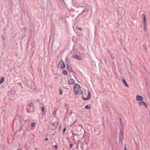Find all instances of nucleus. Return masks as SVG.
I'll use <instances>...</instances> for the list:
<instances>
[{"label":"nucleus","instance_id":"f257e3e1","mask_svg":"<svg viewBox=\"0 0 150 150\" xmlns=\"http://www.w3.org/2000/svg\"><path fill=\"white\" fill-rule=\"evenodd\" d=\"M80 89V87L78 84H76L74 86V91L76 95L78 94V91Z\"/></svg>","mask_w":150,"mask_h":150},{"label":"nucleus","instance_id":"f03ea898","mask_svg":"<svg viewBox=\"0 0 150 150\" xmlns=\"http://www.w3.org/2000/svg\"><path fill=\"white\" fill-rule=\"evenodd\" d=\"M77 52V55H73V57L79 60H82V58L81 57L79 56L78 54H80V53L79 52H78V51H76Z\"/></svg>","mask_w":150,"mask_h":150},{"label":"nucleus","instance_id":"7ed1b4c3","mask_svg":"<svg viewBox=\"0 0 150 150\" xmlns=\"http://www.w3.org/2000/svg\"><path fill=\"white\" fill-rule=\"evenodd\" d=\"M58 67L61 69H63L65 67V65L64 64L63 62L62 61H60L58 64Z\"/></svg>","mask_w":150,"mask_h":150},{"label":"nucleus","instance_id":"20e7f679","mask_svg":"<svg viewBox=\"0 0 150 150\" xmlns=\"http://www.w3.org/2000/svg\"><path fill=\"white\" fill-rule=\"evenodd\" d=\"M136 99L138 101H143V98L142 96L137 95L136 97Z\"/></svg>","mask_w":150,"mask_h":150},{"label":"nucleus","instance_id":"39448f33","mask_svg":"<svg viewBox=\"0 0 150 150\" xmlns=\"http://www.w3.org/2000/svg\"><path fill=\"white\" fill-rule=\"evenodd\" d=\"M142 22L143 23V24H147L145 15L144 14H143L142 15Z\"/></svg>","mask_w":150,"mask_h":150},{"label":"nucleus","instance_id":"423d86ee","mask_svg":"<svg viewBox=\"0 0 150 150\" xmlns=\"http://www.w3.org/2000/svg\"><path fill=\"white\" fill-rule=\"evenodd\" d=\"M67 69L69 72H72L73 73H74V72L72 70L71 67L69 65L68 63L67 65Z\"/></svg>","mask_w":150,"mask_h":150},{"label":"nucleus","instance_id":"0eeeda50","mask_svg":"<svg viewBox=\"0 0 150 150\" xmlns=\"http://www.w3.org/2000/svg\"><path fill=\"white\" fill-rule=\"evenodd\" d=\"M74 80L72 79H71L69 80L68 81V84L69 85L72 84L74 83Z\"/></svg>","mask_w":150,"mask_h":150},{"label":"nucleus","instance_id":"6e6552de","mask_svg":"<svg viewBox=\"0 0 150 150\" xmlns=\"http://www.w3.org/2000/svg\"><path fill=\"white\" fill-rule=\"evenodd\" d=\"M122 81L123 83H124L127 87H128V85L127 83L125 80L124 79H122Z\"/></svg>","mask_w":150,"mask_h":150},{"label":"nucleus","instance_id":"1a4fd4ad","mask_svg":"<svg viewBox=\"0 0 150 150\" xmlns=\"http://www.w3.org/2000/svg\"><path fill=\"white\" fill-rule=\"evenodd\" d=\"M145 104V102L144 101H141L138 103V104L140 106H141L144 105Z\"/></svg>","mask_w":150,"mask_h":150},{"label":"nucleus","instance_id":"9d476101","mask_svg":"<svg viewBox=\"0 0 150 150\" xmlns=\"http://www.w3.org/2000/svg\"><path fill=\"white\" fill-rule=\"evenodd\" d=\"M85 108L86 109H89L91 108V105H86L85 107Z\"/></svg>","mask_w":150,"mask_h":150},{"label":"nucleus","instance_id":"9b49d317","mask_svg":"<svg viewBox=\"0 0 150 150\" xmlns=\"http://www.w3.org/2000/svg\"><path fill=\"white\" fill-rule=\"evenodd\" d=\"M4 77H1L0 79V84H1L4 81Z\"/></svg>","mask_w":150,"mask_h":150},{"label":"nucleus","instance_id":"f8f14e48","mask_svg":"<svg viewBox=\"0 0 150 150\" xmlns=\"http://www.w3.org/2000/svg\"><path fill=\"white\" fill-rule=\"evenodd\" d=\"M123 138V134H120V140L121 142L122 143L123 142L122 141Z\"/></svg>","mask_w":150,"mask_h":150},{"label":"nucleus","instance_id":"ddd939ff","mask_svg":"<svg viewBox=\"0 0 150 150\" xmlns=\"http://www.w3.org/2000/svg\"><path fill=\"white\" fill-rule=\"evenodd\" d=\"M90 99L91 98V94L89 91H88V95L87 97Z\"/></svg>","mask_w":150,"mask_h":150},{"label":"nucleus","instance_id":"4468645a","mask_svg":"<svg viewBox=\"0 0 150 150\" xmlns=\"http://www.w3.org/2000/svg\"><path fill=\"white\" fill-rule=\"evenodd\" d=\"M144 26V30L145 31H146L147 30V24H143Z\"/></svg>","mask_w":150,"mask_h":150},{"label":"nucleus","instance_id":"2eb2a0df","mask_svg":"<svg viewBox=\"0 0 150 150\" xmlns=\"http://www.w3.org/2000/svg\"><path fill=\"white\" fill-rule=\"evenodd\" d=\"M62 73V74H63L64 75H66L67 74V71H66L65 70H63Z\"/></svg>","mask_w":150,"mask_h":150},{"label":"nucleus","instance_id":"dca6fc26","mask_svg":"<svg viewBox=\"0 0 150 150\" xmlns=\"http://www.w3.org/2000/svg\"><path fill=\"white\" fill-rule=\"evenodd\" d=\"M143 47H144V50L145 51V52L146 53L147 51V47L145 46L144 45H143Z\"/></svg>","mask_w":150,"mask_h":150},{"label":"nucleus","instance_id":"f3484780","mask_svg":"<svg viewBox=\"0 0 150 150\" xmlns=\"http://www.w3.org/2000/svg\"><path fill=\"white\" fill-rule=\"evenodd\" d=\"M35 124L36 123L35 122H33L32 123L31 125V128H32V127H34L35 125Z\"/></svg>","mask_w":150,"mask_h":150},{"label":"nucleus","instance_id":"a211bd4d","mask_svg":"<svg viewBox=\"0 0 150 150\" xmlns=\"http://www.w3.org/2000/svg\"><path fill=\"white\" fill-rule=\"evenodd\" d=\"M59 95H61L63 93L62 91V88H60L59 89Z\"/></svg>","mask_w":150,"mask_h":150},{"label":"nucleus","instance_id":"6ab92c4d","mask_svg":"<svg viewBox=\"0 0 150 150\" xmlns=\"http://www.w3.org/2000/svg\"><path fill=\"white\" fill-rule=\"evenodd\" d=\"M88 8H85L83 10L82 12H85L87 11H88Z\"/></svg>","mask_w":150,"mask_h":150},{"label":"nucleus","instance_id":"aec40b11","mask_svg":"<svg viewBox=\"0 0 150 150\" xmlns=\"http://www.w3.org/2000/svg\"><path fill=\"white\" fill-rule=\"evenodd\" d=\"M82 98L84 100H89V99L87 97L86 98H85L84 97H82Z\"/></svg>","mask_w":150,"mask_h":150},{"label":"nucleus","instance_id":"412c9836","mask_svg":"<svg viewBox=\"0 0 150 150\" xmlns=\"http://www.w3.org/2000/svg\"><path fill=\"white\" fill-rule=\"evenodd\" d=\"M123 129H121L120 130V134H123Z\"/></svg>","mask_w":150,"mask_h":150},{"label":"nucleus","instance_id":"4be33fe9","mask_svg":"<svg viewBox=\"0 0 150 150\" xmlns=\"http://www.w3.org/2000/svg\"><path fill=\"white\" fill-rule=\"evenodd\" d=\"M78 91V94H81L83 93V91L82 90H79Z\"/></svg>","mask_w":150,"mask_h":150},{"label":"nucleus","instance_id":"5701e85b","mask_svg":"<svg viewBox=\"0 0 150 150\" xmlns=\"http://www.w3.org/2000/svg\"><path fill=\"white\" fill-rule=\"evenodd\" d=\"M29 106L30 107H33V103H30L29 105Z\"/></svg>","mask_w":150,"mask_h":150},{"label":"nucleus","instance_id":"b1692460","mask_svg":"<svg viewBox=\"0 0 150 150\" xmlns=\"http://www.w3.org/2000/svg\"><path fill=\"white\" fill-rule=\"evenodd\" d=\"M43 112H44V106H42L41 108Z\"/></svg>","mask_w":150,"mask_h":150},{"label":"nucleus","instance_id":"393cba45","mask_svg":"<svg viewBox=\"0 0 150 150\" xmlns=\"http://www.w3.org/2000/svg\"><path fill=\"white\" fill-rule=\"evenodd\" d=\"M77 28L79 30H80V31H82V28Z\"/></svg>","mask_w":150,"mask_h":150},{"label":"nucleus","instance_id":"a878e982","mask_svg":"<svg viewBox=\"0 0 150 150\" xmlns=\"http://www.w3.org/2000/svg\"><path fill=\"white\" fill-rule=\"evenodd\" d=\"M66 128L65 127L63 130V133H64L66 130Z\"/></svg>","mask_w":150,"mask_h":150},{"label":"nucleus","instance_id":"bb28decb","mask_svg":"<svg viewBox=\"0 0 150 150\" xmlns=\"http://www.w3.org/2000/svg\"><path fill=\"white\" fill-rule=\"evenodd\" d=\"M72 146H73L72 144H71V143L70 144H69V147H70V148L72 147Z\"/></svg>","mask_w":150,"mask_h":150},{"label":"nucleus","instance_id":"cd10ccee","mask_svg":"<svg viewBox=\"0 0 150 150\" xmlns=\"http://www.w3.org/2000/svg\"><path fill=\"white\" fill-rule=\"evenodd\" d=\"M144 106L146 107V108H147V105L145 103V104H144Z\"/></svg>","mask_w":150,"mask_h":150},{"label":"nucleus","instance_id":"c85d7f7f","mask_svg":"<svg viewBox=\"0 0 150 150\" xmlns=\"http://www.w3.org/2000/svg\"><path fill=\"white\" fill-rule=\"evenodd\" d=\"M126 149H127V148H126V146L125 145V148H124L125 150H127Z\"/></svg>","mask_w":150,"mask_h":150},{"label":"nucleus","instance_id":"c756f323","mask_svg":"<svg viewBox=\"0 0 150 150\" xmlns=\"http://www.w3.org/2000/svg\"><path fill=\"white\" fill-rule=\"evenodd\" d=\"M54 146V147H55V148L56 149H57V146L56 145H55Z\"/></svg>","mask_w":150,"mask_h":150},{"label":"nucleus","instance_id":"7c9ffc66","mask_svg":"<svg viewBox=\"0 0 150 150\" xmlns=\"http://www.w3.org/2000/svg\"><path fill=\"white\" fill-rule=\"evenodd\" d=\"M45 140L46 141H47L48 140V138H46L45 139Z\"/></svg>","mask_w":150,"mask_h":150},{"label":"nucleus","instance_id":"2f4dec72","mask_svg":"<svg viewBox=\"0 0 150 150\" xmlns=\"http://www.w3.org/2000/svg\"><path fill=\"white\" fill-rule=\"evenodd\" d=\"M120 120H121V118H120Z\"/></svg>","mask_w":150,"mask_h":150}]
</instances>
